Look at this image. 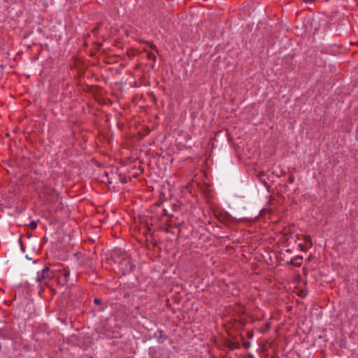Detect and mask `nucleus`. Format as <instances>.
I'll return each mask as SVG.
<instances>
[{
  "label": "nucleus",
  "mask_w": 358,
  "mask_h": 358,
  "mask_svg": "<svg viewBox=\"0 0 358 358\" xmlns=\"http://www.w3.org/2000/svg\"><path fill=\"white\" fill-rule=\"evenodd\" d=\"M128 256L129 255L125 250L122 248H115L111 251L110 257L108 258V260L113 262L115 266H117Z\"/></svg>",
  "instance_id": "obj_1"
},
{
  "label": "nucleus",
  "mask_w": 358,
  "mask_h": 358,
  "mask_svg": "<svg viewBox=\"0 0 358 358\" xmlns=\"http://www.w3.org/2000/svg\"><path fill=\"white\" fill-rule=\"evenodd\" d=\"M135 268V265L131 262L129 256L125 258L120 264L115 266L118 272L123 275L129 274L132 272Z\"/></svg>",
  "instance_id": "obj_2"
},
{
  "label": "nucleus",
  "mask_w": 358,
  "mask_h": 358,
  "mask_svg": "<svg viewBox=\"0 0 358 358\" xmlns=\"http://www.w3.org/2000/svg\"><path fill=\"white\" fill-rule=\"evenodd\" d=\"M0 338L4 340H15L16 338L13 335V329L6 325L0 329Z\"/></svg>",
  "instance_id": "obj_3"
},
{
  "label": "nucleus",
  "mask_w": 358,
  "mask_h": 358,
  "mask_svg": "<svg viewBox=\"0 0 358 358\" xmlns=\"http://www.w3.org/2000/svg\"><path fill=\"white\" fill-rule=\"evenodd\" d=\"M36 281L39 282V285L41 287V289H39V294L41 295V293L44 291L43 286L50 287L49 281L46 278H45V275L42 272H38Z\"/></svg>",
  "instance_id": "obj_4"
},
{
  "label": "nucleus",
  "mask_w": 358,
  "mask_h": 358,
  "mask_svg": "<svg viewBox=\"0 0 358 358\" xmlns=\"http://www.w3.org/2000/svg\"><path fill=\"white\" fill-rule=\"evenodd\" d=\"M59 273L58 276V283L64 286L69 280L70 273L68 270L64 268L63 270H59Z\"/></svg>",
  "instance_id": "obj_5"
},
{
  "label": "nucleus",
  "mask_w": 358,
  "mask_h": 358,
  "mask_svg": "<svg viewBox=\"0 0 358 358\" xmlns=\"http://www.w3.org/2000/svg\"><path fill=\"white\" fill-rule=\"evenodd\" d=\"M152 337L160 343H164L169 338L168 336L164 334V331L161 329H158Z\"/></svg>",
  "instance_id": "obj_6"
},
{
  "label": "nucleus",
  "mask_w": 358,
  "mask_h": 358,
  "mask_svg": "<svg viewBox=\"0 0 358 358\" xmlns=\"http://www.w3.org/2000/svg\"><path fill=\"white\" fill-rule=\"evenodd\" d=\"M3 200L4 201V203L1 204V206H4L6 208H10L13 203L14 199L13 196L8 195L7 194H2Z\"/></svg>",
  "instance_id": "obj_7"
},
{
  "label": "nucleus",
  "mask_w": 358,
  "mask_h": 358,
  "mask_svg": "<svg viewBox=\"0 0 358 358\" xmlns=\"http://www.w3.org/2000/svg\"><path fill=\"white\" fill-rule=\"evenodd\" d=\"M302 259L303 257L301 256L297 255L294 259L287 262L286 264L299 267L302 264Z\"/></svg>",
  "instance_id": "obj_8"
},
{
  "label": "nucleus",
  "mask_w": 358,
  "mask_h": 358,
  "mask_svg": "<svg viewBox=\"0 0 358 358\" xmlns=\"http://www.w3.org/2000/svg\"><path fill=\"white\" fill-rule=\"evenodd\" d=\"M20 187L17 184L13 183L8 187V193L9 194L16 196L20 193Z\"/></svg>",
  "instance_id": "obj_9"
},
{
  "label": "nucleus",
  "mask_w": 358,
  "mask_h": 358,
  "mask_svg": "<svg viewBox=\"0 0 358 358\" xmlns=\"http://www.w3.org/2000/svg\"><path fill=\"white\" fill-rule=\"evenodd\" d=\"M224 346L229 348V350H234L235 349L240 348V343L237 341H232L228 340L225 342Z\"/></svg>",
  "instance_id": "obj_10"
},
{
  "label": "nucleus",
  "mask_w": 358,
  "mask_h": 358,
  "mask_svg": "<svg viewBox=\"0 0 358 358\" xmlns=\"http://www.w3.org/2000/svg\"><path fill=\"white\" fill-rule=\"evenodd\" d=\"M43 274L45 275V278L50 282L54 276L55 273L53 271H51L48 266H45L44 268L41 271Z\"/></svg>",
  "instance_id": "obj_11"
},
{
  "label": "nucleus",
  "mask_w": 358,
  "mask_h": 358,
  "mask_svg": "<svg viewBox=\"0 0 358 358\" xmlns=\"http://www.w3.org/2000/svg\"><path fill=\"white\" fill-rule=\"evenodd\" d=\"M171 300L173 301L176 303H179L180 302V300H181V297L179 295V292H176L174 295L171 296V299H166V303H167L168 306H170L169 305V302H170Z\"/></svg>",
  "instance_id": "obj_12"
},
{
  "label": "nucleus",
  "mask_w": 358,
  "mask_h": 358,
  "mask_svg": "<svg viewBox=\"0 0 358 358\" xmlns=\"http://www.w3.org/2000/svg\"><path fill=\"white\" fill-rule=\"evenodd\" d=\"M257 176L259 178V180L261 181V182L263 183L266 188L269 187V185L267 182V179H268V178H265V174L264 172H259L257 173Z\"/></svg>",
  "instance_id": "obj_13"
},
{
  "label": "nucleus",
  "mask_w": 358,
  "mask_h": 358,
  "mask_svg": "<svg viewBox=\"0 0 358 358\" xmlns=\"http://www.w3.org/2000/svg\"><path fill=\"white\" fill-rule=\"evenodd\" d=\"M94 303L99 306V308H98V311H103V304H102V301L101 299H99V298H94Z\"/></svg>",
  "instance_id": "obj_14"
},
{
  "label": "nucleus",
  "mask_w": 358,
  "mask_h": 358,
  "mask_svg": "<svg viewBox=\"0 0 358 358\" xmlns=\"http://www.w3.org/2000/svg\"><path fill=\"white\" fill-rule=\"evenodd\" d=\"M304 242L306 245H308L309 248L312 247L313 244H312V241H311V238L310 236H306L304 237Z\"/></svg>",
  "instance_id": "obj_15"
},
{
  "label": "nucleus",
  "mask_w": 358,
  "mask_h": 358,
  "mask_svg": "<svg viewBox=\"0 0 358 358\" xmlns=\"http://www.w3.org/2000/svg\"><path fill=\"white\" fill-rule=\"evenodd\" d=\"M19 243H20V249L22 250V252H25V246L24 245V244L22 243V236H20L19 238V240H18Z\"/></svg>",
  "instance_id": "obj_16"
},
{
  "label": "nucleus",
  "mask_w": 358,
  "mask_h": 358,
  "mask_svg": "<svg viewBox=\"0 0 358 358\" xmlns=\"http://www.w3.org/2000/svg\"><path fill=\"white\" fill-rule=\"evenodd\" d=\"M148 59H152L154 62L156 60V56L151 52L148 53Z\"/></svg>",
  "instance_id": "obj_17"
},
{
  "label": "nucleus",
  "mask_w": 358,
  "mask_h": 358,
  "mask_svg": "<svg viewBox=\"0 0 358 358\" xmlns=\"http://www.w3.org/2000/svg\"><path fill=\"white\" fill-rule=\"evenodd\" d=\"M29 227H30V229H31V230H34V229H36V227H37V224H36V222H34V221H31V223H30V224H29Z\"/></svg>",
  "instance_id": "obj_18"
},
{
  "label": "nucleus",
  "mask_w": 358,
  "mask_h": 358,
  "mask_svg": "<svg viewBox=\"0 0 358 358\" xmlns=\"http://www.w3.org/2000/svg\"><path fill=\"white\" fill-rule=\"evenodd\" d=\"M180 205L178 203H173L172 204V210L173 211H177L180 208Z\"/></svg>",
  "instance_id": "obj_19"
},
{
  "label": "nucleus",
  "mask_w": 358,
  "mask_h": 358,
  "mask_svg": "<svg viewBox=\"0 0 358 358\" xmlns=\"http://www.w3.org/2000/svg\"><path fill=\"white\" fill-rule=\"evenodd\" d=\"M23 210H24V208H23L22 206H17V207L15 208V212H16L17 213H18V214L22 213V211H23Z\"/></svg>",
  "instance_id": "obj_20"
},
{
  "label": "nucleus",
  "mask_w": 358,
  "mask_h": 358,
  "mask_svg": "<svg viewBox=\"0 0 358 358\" xmlns=\"http://www.w3.org/2000/svg\"><path fill=\"white\" fill-rule=\"evenodd\" d=\"M243 347L245 349H248L250 347V343L249 341H243Z\"/></svg>",
  "instance_id": "obj_21"
},
{
  "label": "nucleus",
  "mask_w": 358,
  "mask_h": 358,
  "mask_svg": "<svg viewBox=\"0 0 358 358\" xmlns=\"http://www.w3.org/2000/svg\"><path fill=\"white\" fill-rule=\"evenodd\" d=\"M120 182L122 184H126L127 182V178L125 176H122L121 174H120Z\"/></svg>",
  "instance_id": "obj_22"
},
{
  "label": "nucleus",
  "mask_w": 358,
  "mask_h": 358,
  "mask_svg": "<svg viewBox=\"0 0 358 358\" xmlns=\"http://www.w3.org/2000/svg\"><path fill=\"white\" fill-rule=\"evenodd\" d=\"M92 259L90 257H87L86 259V262L84 264H85L86 265L90 266L92 264Z\"/></svg>",
  "instance_id": "obj_23"
},
{
  "label": "nucleus",
  "mask_w": 358,
  "mask_h": 358,
  "mask_svg": "<svg viewBox=\"0 0 358 358\" xmlns=\"http://www.w3.org/2000/svg\"><path fill=\"white\" fill-rule=\"evenodd\" d=\"M294 176H293V175H290V176H289V179H288V182H289V183H293V182H294Z\"/></svg>",
  "instance_id": "obj_24"
},
{
  "label": "nucleus",
  "mask_w": 358,
  "mask_h": 358,
  "mask_svg": "<svg viewBox=\"0 0 358 358\" xmlns=\"http://www.w3.org/2000/svg\"><path fill=\"white\" fill-rule=\"evenodd\" d=\"M4 304L6 305L7 306H11L12 303H13V301H4Z\"/></svg>",
  "instance_id": "obj_25"
},
{
  "label": "nucleus",
  "mask_w": 358,
  "mask_h": 358,
  "mask_svg": "<svg viewBox=\"0 0 358 358\" xmlns=\"http://www.w3.org/2000/svg\"><path fill=\"white\" fill-rule=\"evenodd\" d=\"M168 215L166 209H163L162 213V216H166Z\"/></svg>",
  "instance_id": "obj_26"
},
{
  "label": "nucleus",
  "mask_w": 358,
  "mask_h": 358,
  "mask_svg": "<svg viewBox=\"0 0 358 358\" xmlns=\"http://www.w3.org/2000/svg\"><path fill=\"white\" fill-rule=\"evenodd\" d=\"M50 289V292H52V294H55L56 293V290L54 289L53 288L51 287V286L50 285V287H48Z\"/></svg>",
  "instance_id": "obj_27"
},
{
  "label": "nucleus",
  "mask_w": 358,
  "mask_h": 358,
  "mask_svg": "<svg viewBox=\"0 0 358 358\" xmlns=\"http://www.w3.org/2000/svg\"><path fill=\"white\" fill-rule=\"evenodd\" d=\"M303 2L305 3H313L314 2L315 0H302Z\"/></svg>",
  "instance_id": "obj_28"
},
{
  "label": "nucleus",
  "mask_w": 358,
  "mask_h": 358,
  "mask_svg": "<svg viewBox=\"0 0 358 358\" xmlns=\"http://www.w3.org/2000/svg\"><path fill=\"white\" fill-rule=\"evenodd\" d=\"M299 246L301 248V250L302 251H306V250L303 248V245H302L301 243H300V244L299 245Z\"/></svg>",
  "instance_id": "obj_29"
},
{
  "label": "nucleus",
  "mask_w": 358,
  "mask_h": 358,
  "mask_svg": "<svg viewBox=\"0 0 358 358\" xmlns=\"http://www.w3.org/2000/svg\"><path fill=\"white\" fill-rule=\"evenodd\" d=\"M150 48L152 49V50H156L157 49V47L155 45H154L153 43H152L150 45Z\"/></svg>",
  "instance_id": "obj_30"
},
{
  "label": "nucleus",
  "mask_w": 358,
  "mask_h": 358,
  "mask_svg": "<svg viewBox=\"0 0 358 358\" xmlns=\"http://www.w3.org/2000/svg\"><path fill=\"white\" fill-rule=\"evenodd\" d=\"M269 328H270V324L269 323H266V329H268Z\"/></svg>",
  "instance_id": "obj_31"
},
{
  "label": "nucleus",
  "mask_w": 358,
  "mask_h": 358,
  "mask_svg": "<svg viewBox=\"0 0 358 358\" xmlns=\"http://www.w3.org/2000/svg\"><path fill=\"white\" fill-rule=\"evenodd\" d=\"M252 336H253V334H252V333L248 332V336L249 338H251Z\"/></svg>",
  "instance_id": "obj_32"
},
{
  "label": "nucleus",
  "mask_w": 358,
  "mask_h": 358,
  "mask_svg": "<svg viewBox=\"0 0 358 358\" xmlns=\"http://www.w3.org/2000/svg\"><path fill=\"white\" fill-rule=\"evenodd\" d=\"M26 259H28V260H31L32 258L30 257V256H28V255H26Z\"/></svg>",
  "instance_id": "obj_33"
},
{
  "label": "nucleus",
  "mask_w": 358,
  "mask_h": 358,
  "mask_svg": "<svg viewBox=\"0 0 358 358\" xmlns=\"http://www.w3.org/2000/svg\"><path fill=\"white\" fill-rule=\"evenodd\" d=\"M111 183H112V181L110 179H108L107 184L109 185Z\"/></svg>",
  "instance_id": "obj_34"
},
{
  "label": "nucleus",
  "mask_w": 358,
  "mask_h": 358,
  "mask_svg": "<svg viewBox=\"0 0 358 358\" xmlns=\"http://www.w3.org/2000/svg\"><path fill=\"white\" fill-rule=\"evenodd\" d=\"M52 195H53V194H56V190L55 189H52Z\"/></svg>",
  "instance_id": "obj_35"
},
{
  "label": "nucleus",
  "mask_w": 358,
  "mask_h": 358,
  "mask_svg": "<svg viewBox=\"0 0 358 358\" xmlns=\"http://www.w3.org/2000/svg\"><path fill=\"white\" fill-rule=\"evenodd\" d=\"M13 299L12 300L13 301L14 300H15V299H16V294H15V295H14V296H13Z\"/></svg>",
  "instance_id": "obj_36"
},
{
  "label": "nucleus",
  "mask_w": 358,
  "mask_h": 358,
  "mask_svg": "<svg viewBox=\"0 0 358 358\" xmlns=\"http://www.w3.org/2000/svg\"><path fill=\"white\" fill-rule=\"evenodd\" d=\"M104 174H105L106 176H107V177L108 176V173L106 171H105Z\"/></svg>",
  "instance_id": "obj_37"
},
{
  "label": "nucleus",
  "mask_w": 358,
  "mask_h": 358,
  "mask_svg": "<svg viewBox=\"0 0 358 358\" xmlns=\"http://www.w3.org/2000/svg\"><path fill=\"white\" fill-rule=\"evenodd\" d=\"M48 238L46 237H44V241H47Z\"/></svg>",
  "instance_id": "obj_38"
},
{
  "label": "nucleus",
  "mask_w": 358,
  "mask_h": 358,
  "mask_svg": "<svg viewBox=\"0 0 358 358\" xmlns=\"http://www.w3.org/2000/svg\"><path fill=\"white\" fill-rule=\"evenodd\" d=\"M166 232H169L170 231H169V229H166Z\"/></svg>",
  "instance_id": "obj_39"
},
{
  "label": "nucleus",
  "mask_w": 358,
  "mask_h": 358,
  "mask_svg": "<svg viewBox=\"0 0 358 358\" xmlns=\"http://www.w3.org/2000/svg\"><path fill=\"white\" fill-rule=\"evenodd\" d=\"M286 252H290V250H289V249H288V250H286Z\"/></svg>",
  "instance_id": "obj_40"
},
{
  "label": "nucleus",
  "mask_w": 358,
  "mask_h": 358,
  "mask_svg": "<svg viewBox=\"0 0 358 358\" xmlns=\"http://www.w3.org/2000/svg\"><path fill=\"white\" fill-rule=\"evenodd\" d=\"M250 358H253V356L252 355H250Z\"/></svg>",
  "instance_id": "obj_41"
},
{
  "label": "nucleus",
  "mask_w": 358,
  "mask_h": 358,
  "mask_svg": "<svg viewBox=\"0 0 358 358\" xmlns=\"http://www.w3.org/2000/svg\"><path fill=\"white\" fill-rule=\"evenodd\" d=\"M128 358H129V357H128Z\"/></svg>",
  "instance_id": "obj_42"
}]
</instances>
